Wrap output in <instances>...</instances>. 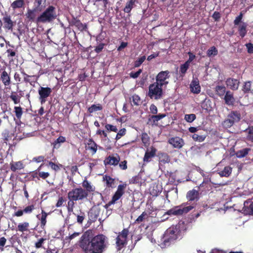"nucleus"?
<instances>
[{"label": "nucleus", "mask_w": 253, "mask_h": 253, "mask_svg": "<svg viewBox=\"0 0 253 253\" xmlns=\"http://www.w3.org/2000/svg\"><path fill=\"white\" fill-rule=\"evenodd\" d=\"M82 186L84 189L87 192V194H88L89 193L93 192L94 191V188L93 187L92 185H91L90 183L87 180H84L83 181L82 183Z\"/></svg>", "instance_id": "obj_30"}, {"label": "nucleus", "mask_w": 253, "mask_h": 253, "mask_svg": "<svg viewBox=\"0 0 253 253\" xmlns=\"http://www.w3.org/2000/svg\"><path fill=\"white\" fill-rule=\"evenodd\" d=\"M52 92V89L49 87L41 86L39 90V100L41 104H43L46 101V98L49 97Z\"/></svg>", "instance_id": "obj_12"}, {"label": "nucleus", "mask_w": 253, "mask_h": 253, "mask_svg": "<svg viewBox=\"0 0 253 253\" xmlns=\"http://www.w3.org/2000/svg\"><path fill=\"white\" fill-rule=\"evenodd\" d=\"M146 59V56L143 55L140 58H139L137 60H135L134 63V67H139L143 62Z\"/></svg>", "instance_id": "obj_50"}, {"label": "nucleus", "mask_w": 253, "mask_h": 253, "mask_svg": "<svg viewBox=\"0 0 253 253\" xmlns=\"http://www.w3.org/2000/svg\"><path fill=\"white\" fill-rule=\"evenodd\" d=\"M232 172V169L229 166L225 167L223 170L219 172L221 176L228 177Z\"/></svg>", "instance_id": "obj_40"}, {"label": "nucleus", "mask_w": 253, "mask_h": 253, "mask_svg": "<svg viewBox=\"0 0 253 253\" xmlns=\"http://www.w3.org/2000/svg\"><path fill=\"white\" fill-rule=\"evenodd\" d=\"M226 85L232 90H236L238 89L240 81L232 78H228L225 81Z\"/></svg>", "instance_id": "obj_15"}, {"label": "nucleus", "mask_w": 253, "mask_h": 253, "mask_svg": "<svg viewBox=\"0 0 253 253\" xmlns=\"http://www.w3.org/2000/svg\"><path fill=\"white\" fill-rule=\"evenodd\" d=\"M46 0H35L34 3L35 11H41L45 7Z\"/></svg>", "instance_id": "obj_27"}, {"label": "nucleus", "mask_w": 253, "mask_h": 253, "mask_svg": "<svg viewBox=\"0 0 253 253\" xmlns=\"http://www.w3.org/2000/svg\"><path fill=\"white\" fill-rule=\"evenodd\" d=\"M224 99L226 104L228 105H233L235 101L233 93L229 90L227 91L224 96Z\"/></svg>", "instance_id": "obj_23"}, {"label": "nucleus", "mask_w": 253, "mask_h": 253, "mask_svg": "<svg viewBox=\"0 0 253 253\" xmlns=\"http://www.w3.org/2000/svg\"><path fill=\"white\" fill-rule=\"evenodd\" d=\"M180 233V225H176L170 227L167 229L165 235L164 243L165 245L169 242H172L178 238Z\"/></svg>", "instance_id": "obj_6"}, {"label": "nucleus", "mask_w": 253, "mask_h": 253, "mask_svg": "<svg viewBox=\"0 0 253 253\" xmlns=\"http://www.w3.org/2000/svg\"><path fill=\"white\" fill-rule=\"evenodd\" d=\"M2 21L3 28L6 30L12 31L14 25V22L11 20L10 16L6 14L3 17Z\"/></svg>", "instance_id": "obj_16"}, {"label": "nucleus", "mask_w": 253, "mask_h": 253, "mask_svg": "<svg viewBox=\"0 0 253 253\" xmlns=\"http://www.w3.org/2000/svg\"><path fill=\"white\" fill-rule=\"evenodd\" d=\"M10 169L15 172L17 170H21L24 169V166L21 161L12 162L10 163Z\"/></svg>", "instance_id": "obj_22"}, {"label": "nucleus", "mask_w": 253, "mask_h": 253, "mask_svg": "<svg viewBox=\"0 0 253 253\" xmlns=\"http://www.w3.org/2000/svg\"><path fill=\"white\" fill-rule=\"evenodd\" d=\"M128 233L129 231L127 228H124L119 233L116 239V248L118 251L121 250L127 245Z\"/></svg>", "instance_id": "obj_8"}, {"label": "nucleus", "mask_w": 253, "mask_h": 253, "mask_svg": "<svg viewBox=\"0 0 253 253\" xmlns=\"http://www.w3.org/2000/svg\"><path fill=\"white\" fill-rule=\"evenodd\" d=\"M103 181L105 183L107 188H113L115 184V179L110 176L105 174L103 176Z\"/></svg>", "instance_id": "obj_21"}, {"label": "nucleus", "mask_w": 253, "mask_h": 253, "mask_svg": "<svg viewBox=\"0 0 253 253\" xmlns=\"http://www.w3.org/2000/svg\"><path fill=\"white\" fill-rule=\"evenodd\" d=\"M71 26H76L78 29L82 32L87 29V25L85 24H83L81 21L77 18L74 17L70 23Z\"/></svg>", "instance_id": "obj_18"}, {"label": "nucleus", "mask_w": 253, "mask_h": 253, "mask_svg": "<svg viewBox=\"0 0 253 253\" xmlns=\"http://www.w3.org/2000/svg\"><path fill=\"white\" fill-rule=\"evenodd\" d=\"M157 156L159 159L160 164H165L169 163L170 161V158L169 155L165 152H159Z\"/></svg>", "instance_id": "obj_20"}, {"label": "nucleus", "mask_w": 253, "mask_h": 253, "mask_svg": "<svg viewBox=\"0 0 253 253\" xmlns=\"http://www.w3.org/2000/svg\"><path fill=\"white\" fill-rule=\"evenodd\" d=\"M244 211L248 214L253 215V202L247 201L244 203Z\"/></svg>", "instance_id": "obj_28"}, {"label": "nucleus", "mask_w": 253, "mask_h": 253, "mask_svg": "<svg viewBox=\"0 0 253 253\" xmlns=\"http://www.w3.org/2000/svg\"><path fill=\"white\" fill-rule=\"evenodd\" d=\"M126 186V183H123L118 185L117 189L112 196L111 200L104 206L105 209H108L110 206L115 204L116 202L122 197L125 193V189Z\"/></svg>", "instance_id": "obj_9"}, {"label": "nucleus", "mask_w": 253, "mask_h": 253, "mask_svg": "<svg viewBox=\"0 0 253 253\" xmlns=\"http://www.w3.org/2000/svg\"><path fill=\"white\" fill-rule=\"evenodd\" d=\"M47 213L43 210L42 211V216L40 218L41 227L42 229H44L46 223V217Z\"/></svg>", "instance_id": "obj_39"}, {"label": "nucleus", "mask_w": 253, "mask_h": 253, "mask_svg": "<svg viewBox=\"0 0 253 253\" xmlns=\"http://www.w3.org/2000/svg\"><path fill=\"white\" fill-rule=\"evenodd\" d=\"M166 116V114H159L156 115H152L151 118L149 119V121L152 122V124H154Z\"/></svg>", "instance_id": "obj_32"}, {"label": "nucleus", "mask_w": 253, "mask_h": 253, "mask_svg": "<svg viewBox=\"0 0 253 253\" xmlns=\"http://www.w3.org/2000/svg\"><path fill=\"white\" fill-rule=\"evenodd\" d=\"M7 240L4 237L0 238V251L3 252L4 251V247L6 243Z\"/></svg>", "instance_id": "obj_58"}, {"label": "nucleus", "mask_w": 253, "mask_h": 253, "mask_svg": "<svg viewBox=\"0 0 253 253\" xmlns=\"http://www.w3.org/2000/svg\"><path fill=\"white\" fill-rule=\"evenodd\" d=\"M105 128L107 129V130L109 131H113L115 132H117L118 130L116 126L108 124H107L105 126Z\"/></svg>", "instance_id": "obj_54"}, {"label": "nucleus", "mask_w": 253, "mask_h": 253, "mask_svg": "<svg viewBox=\"0 0 253 253\" xmlns=\"http://www.w3.org/2000/svg\"><path fill=\"white\" fill-rule=\"evenodd\" d=\"M162 191V188H159L158 185L153 186V188L150 190V194L153 196H158Z\"/></svg>", "instance_id": "obj_44"}, {"label": "nucleus", "mask_w": 253, "mask_h": 253, "mask_svg": "<svg viewBox=\"0 0 253 253\" xmlns=\"http://www.w3.org/2000/svg\"><path fill=\"white\" fill-rule=\"evenodd\" d=\"M14 112L17 120L20 121L23 114L22 108L21 106H15L14 107Z\"/></svg>", "instance_id": "obj_37"}, {"label": "nucleus", "mask_w": 253, "mask_h": 253, "mask_svg": "<svg viewBox=\"0 0 253 253\" xmlns=\"http://www.w3.org/2000/svg\"><path fill=\"white\" fill-rule=\"evenodd\" d=\"M163 86H160L158 83H154L149 86L148 96L151 99L158 100L162 97Z\"/></svg>", "instance_id": "obj_7"}, {"label": "nucleus", "mask_w": 253, "mask_h": 253, "mask_svg": "<svg viewBox=\"0 0 253 253\" xmlns=\"http://www.w3.org/2000/svg\"><path fill=\"white\" fill-rule=\"evenodd\" d=\"M190 64L185 62L184 63L181 64L179 68L180 76L183 77L189 69Z\"/></svg>", "instance_id": "obj_31"}, {"label": "nucleus", "mask_w": 253, "mask_h": 253, "mask_svg": "<svg viewBox=\"0 0 253 253\" xmlns=\"http://www.w3.org/2000/svg\"><path fill=\"white\" fill-rule=\"evenodd\" d=\"M140 180V177L138 175H135L134 176H133L131 178V179H130L129 183H132V184H137L139 182Z\"/></svg>", "instance_id": "obj_64"}, {"label": "nucleus", "mask_w": 253, "mask_h": 253, "mask_svg": "<svg viewBox=\"0 0 253 253\" xmlns=\"http://www.w3.org/2000/svg\"><path fill=\"white\" fill-rule=\"evenodd\" d=\"M105 236L98 234L93 236L91 230L84 232L78 241V246L84 253H102L105 247Z\"/></svg>", "instance_id": "obj_1"}, {"label": "nucleus", "mask_w": 253, "mask_h": 253, "mask_svg": "<svg viewBox=\"0 0 253 253\" xmlns=\"http://www.w3.org/2000/svg\"><path fill=\"white\" fill-rule=\"evenodd\" d=\"M215 91L218 96L222 97L226 92V87L224 85H217L215 87Z\"/></svg>", "instance_id": "obj_33"}, {"label": "nucleus", "mask_w": 253, "mask_h": 253, "mask_svg": "<svg viewBox=\"0 0 253 253\" xmlns=\"http://www.w3.org/2000/svg\"><path fill=\"white\" fill-rule=\"evenodd\" d=\"M35 209V206L34 205H31L25 207L23 211L24 212L26 213H31Z\"/></svg>", "instance_id": "obj_61"}, {"label": "nucleus", "mask_w": 253, "mask_h": 253, "mask_svg": "<svg viewBox=\"0 0 253 253\" xmlns=\"http://www.w3.org/2000/svg\"><path fill=\"white\" fill-rule=\"evenodd\" d=\"M170 77V72L168 70L161 71L156 77V83H158L160 86H167L169 84V81H167Z\"/></svg>", "instance_id": "obj_10"}, {"label": "nucleus", "mask_w": 253, "mask_h": 253, "mask_svg": "<svg viewBox=\"0 0 253 253\" xmlns=\"http://www.w3.org/2000/svg\"><path fill=\"white\" fill-rule=\"evenodd\" d=\"M25 2L24 0H15L11 4V7L13 10L23 7Z\"/></svg>", "instance_id": "obj_34"}, {"label": "nucleus", "mask_w": 253, "mask_h": 253, "mask_svg": "<svg viewBox=\"0 0 253 253\" xmlns=\"http://www.w3.org/2000/svg\"><path fill=\"white\" fill-rule=\"evenodd\" d=\"M157 149L154 146H151L149 148H147L143 158V165H146L151 162L153 158L157 155Z\"/></svg>", "instance_id": "obj_11"}, {"label": "nucleus", "mask_w": 253, "mask_h": 253, "mask_svg": "<svg viewBox=\"0 0 253 253\" xmlns=\"http://www.w3.org/2000/svg\"><path fill=\"white\" fill-rule=\"evenodd\" d=\"M145 211H143L140 215H139L134 221L135 224H139L141 222L143 221L147 217Z\"/></svg>", "instance_id": "obj_48"}, {"label": "nucleus", "mask_w": 253, "mask_h": 253, "mask_svg": "<svg viewBox=\"0 0 253 253\" xmlns=\"http://www.w3.org/2000/svg\"><path fill=\"white\" fill-rule=\"evenodd\" d=\"M126 130L125 128H123L121 129L117 133L116 137L115 140L116 141L120 139L122 136H124L126 134Z\"/></svg>", "instance_id": "obj_51"}, {"label": "nucleus", "mask_w": 253, "mask_h": 253, "mask_svg": "<svg viewBox=\"0 0 253 253\" xmlns=\"http://www.w3.org/2000/svg\"><path fill=\"white\" fill-rule=\"evenodd\" d=\"M247 24L245 22H242V23L239 26L238 28V32L240 36L242 38H244L247 33Z\"/></svg>", "instance_id": "obj_29"}, {"label": "nucleus", "mask_w": 253, "mask_h": 253, "mask_svg": "<svg viewBox=\"0 0 253 253\" xmlns=\"http://www.w3.org/2000/svg\"><path fill=\"white\" fill-rule=\"evenodd\" d=\"M243 17V14L242 12H241L239 15L237 16L234 21V24L235 25H239V23L241 22L242 19Z\"/></svg>", "instance_id": "obj_60"}, {"label": "nucleus", "mask_w": 253, "mask_h": 253, "mask_svg": "<svg viewBox=\"0 0 253 253\" xmlns=\"http://www.w3.org/2000/svg\"><path fill=\"white\" fill-rule=\"evenodd\" d=\"M186 198L188 200L186 203L174 206L168 210L166 214L169 215L179 216L188 213L197 205V202L200 199L198 191L195 189L189 191L186 194Z\"/></svg>", "instance_id": "obj_2"}, {"label": "nucleus", "mask_w": 253, "mask_h": 253, "mask_svg": "<svg viewBox=\"0 0 253 253\" xmlns=\"http://www.w3.org/2000/svg\"><path fill=\"white\" fill-rule=\"evenodd\" d=\"M190 91L195 94H198L201 91V86L198 78H194L190 84Z\"/></svg>", "instance_id": "obj_17"}, {"label": "nucleus", "mask_w": 253, "mask_h": 253, "mask_svg": "<svg viewBox=\"0 0 253 253\" xmlns=\"http://www.w3.org/2000/svg\"><path fill=\"white\" fill-rule=\"evenodd\" d=\"M136 0H127L125 7L124 8V11L125 13L130 12L131 9L135 6Z\"/></svg>", "instance_id": "obj_24"}, {"label": "nucleus", "mask_w": 253, "mask_h": 253, "mask_svg": "<svg viewBox=\"0 0 253 253\" xmlns=\"http://www.w3.org/2000/svg\"><path fill=\"white\" fill-rule=\"evenodd\" d=\"M218 53V50L216 48L213 46L209 49L207 52V54L208 57H211V56H215Z\"/></svg>", "instance_id": "obj_45"}, {"label": "nucleus", "mask_w": 253, "mask_h": 253, "mask_svg": "<svg viewBox=\"0 0 253 253\" xmlns=\"http://www.w3.org/2000/svg\"><path fill=\"white\" fill-rule=\"evenodd\" d=\"M168 142L173 148L178 149H181L185 144L184 140L177 136L170 138Z\"/></svg>", "instance_id": "obj_13"}, {"label": "nucleus", "mask_w": 253, "mask_h": 253, "mask_svg": "<svg viewBox=\"0 0 253 253\" xmlns=\"http://www.w3.org/2000/svg\"><path fill=\"white\" fill-rule=\"evenodd\" d=\"M142 69H139L137 72H131L130 74H129V76L130 78H133V79H136L137 78H138L139 75H140V74L142 73Z\"/></svg>", "instance_id": "obj_59"}, {"label": "nucleus", "mask_w": 253, "mask_h": 253, "mask_svg": "<svg viewBox=\"0 0 253 253\" xmlns=\"http://www.w3.org/2000/svg\"><path fill=\"white\" fill-rule=\"evenodd\" d=\"M141 141L145 146L149 144L150 138L147 133H143L141 135Z\"/></svg>", "instance_id": "obj_46"}, {"label": "nucleus", "mask_w": 253, "mask_h": 253, "mask_svg": "<svg viewBox=\"0 0 253 253\" xmlns=\"http://www.w3.org/2000/svg\"><path fill=\"white\" fill-rule=\"evenodd\" d=\"M87 144V149L91 151L92 154H94L95 153H96L97 149V145L94 141V140L91 138H89L88 140Z\"/></svg>", "instance_id": "obj_26"}, {"label": "nucleus", "mask_w": 253, "mask_h": 253, "mask_svg": "<svg viewBox=\"0 0 253 253\" xmlns=\"http://www.w3.org/2000/svg\"><path fill=\"white\" fill-rule=\"evenodd\" d=\"M241 119V115L239 111H232L227 115V118L222 122V126L226 128L232 126L236 123Z\"/></svg>", "instance_id": "obj_5"}, {"label": "nucleus", "mask_w": 253, "mask_h": 253, "mask_svg": "<svg viewBox=\"0 0 253 253\" xmlns=\"http://www.w3.org/2000/svg\"><path fill=\"white\" fill-rule=\"evenodd\" d=\"M132 102L135 105H138L140 102V97L136 94H134L132 96Z\"/></svg>", "instance_id": "obj_63"}, {"label": "nucleus", "mask_w": 253, "mask_h": 253, "mask_svg": "<svg viewBox=\"0 0 253 253\" xmlns=\"http://www.w3.org/2000/svg\"><path fill=\"white\" fill-rule=\"evenodd\" d=\"M66 141V138L63 136H60L58 138H57L54 142L52 143L53 145V148H58L59 147L60 145H57L61 143H64Z\"/></svg>", "instance_id": "obj_41"}, {"label": "nucleus", "mask_w": 253, "mask_h": 253, "mask_svg": "<svg viewBox=\"0 0 253 253\" xmlns=\"http://www.w3.org/2000/svg\"><path fill=\"white\" fill-rule=\"evenodd\" d=\"M0 80L5 87L9 86L11 84V78L10 75L4 70L0 75Z\"/></svg>", "instance_id": "obj_19"}, {"label": "nucleus", "mask_w": 253, "mask_h": 253, "mask_svg": "<svg viewBox=\"0 0 253 253\" xmlns=\"http://www.w3.org/2000/svg\"><path fill=\"white\" fill-rule=\"evenodd\" d=\"M88 194L86 191L83 188L77 187L73 188L67 194V198L68 199L67 204V210L69 212H72L75 206V203L77 201H83L87 199Z\"/></svg>", "instance_id": "obj_3"}, {"label": "nucleus", "mask_w": 253, "mask_h": 253, "mask_svg": "<svg viewBox=\"0 0 253 253\" xmlns=\"http://www.w3.org/2000/svg\"><path fill=\"white\" fill-rule=\"evenodd\" d=\"M45 238H40L38 242L35 243V246L37 249H39L42 247V244L45 241Z\"/></svg>", "instance_id": "obj_62"}, {"label": "nucleus", "mask_w": 253, "mask_h": 253, "mask_svg": "<svg viewBox=\"0 0 253 253\" xmlns=\"http://www.w3.org/2000/svg\"><path fill=\"white\" fill-rule=\"evenodd\" d=\"M26 17L30 20L33 21L35 18L34 10L28 9L26 14Z\"/></svg>", "instance_id": "obj_49"}, {"label": "nucleus", "mask_w": 253, "mask_h": 253, "mask_svg": "<svg viewBox=\"0 0 253 253\" xmlns=\"http://www.w3.org/2000/svg\"><path fill=\"white\" fill-rule=\"evenodd\" d=\"M14 79L16 82L17 88H19V84L21 83V78L19 73L16 72L14 75Z\"/></svg>", "instance_id": "obj_57"}, {"label": "nucleus", "mask_w": 253, "mask_h": 253, "mask_svg": "<svg viewBox=\"0 0 253 253\" xmlns=\"http://www.w3.org/2000/svg\"><path fill=\"white\" fill-rule=\"evenodd\" d=\"M21 97V94H18L16 91H12L9 97L14 104H17L20 102Z\"/></svg>", "instance_id": "obj_25"}, {"label": "nucleus", "mask_w": 253, "mask_h": 253, "mask_svg": "<svg viewBox=\"0 0 253 253\" xmlns=\"http://www.w3.org/2000/svg\"><path fill=\"white\" fill-rule=\"evenodd\" d=\"M250 150L251 149L248 148L239 150L236 153V156L240 158H243L248 154Z\"/></svg>", "instance_id": "obj_38"}, {"label": "nucleus", "mask_w": 253, "mask_h": 253, "mask_svg": "<svg viewBox=\"0 0 253 253\" xmlns=\"http://www.w3.org/2000/svg\"><path fill=\"white\" fill-rule=\"evenodd\" d=\"M48 164L50 166L51 168L56 171L59 170L60 169V168L62 167V165L61 164L57 165L51 161L49 162Z\"/></svg>", "instance_id": "obj_53"}, {"label": "nucleus", "mask_w": 253, "mask_h": 253, "mask_svg": "<svg viewBox=\"0 0 253 253\" xmlns=\"http://www.w3.org/2000/svg\"><path fill=\"white\" fill-rule=\"evenodd\" d=\"M21 73L24 76V82L27 83H29L31 84H32V82H31V80L30 78H36V80L37 81L38 79V77H36V76H30L28 74H27L24 71L21 72Z\"/></svg>", "instance_id": "obj_42"}, {"label": "nucleus", "mask_w": 253, "mask_h": 253, "mask_svg": "<svg viewBox=\"0 0 253 253\" xmlns=\"http://www.w3.org/2000/svg\"><path fill=\"white\" fill-rule=\"evenodd\" d=\"M103 107L100 104H93L88 108L87 112L89 113H92L94 112L101 111Z\"/></svg>", "instance_id": "obj_35"}, {"label": "nucleus", "mask_w": 253, "mask_h": 253, "mask_svg": "<svg viewBox=\"0 0 253 253\" xmlns=\"http://www.w3.org/2000/svg\"><path fill=\"white\" fill-rule=\"evenodd\" d=\"M57 17L56 8L49 5L37 19V23H50Z\"/></svg>", "instance_id": "obj_4"}, {"label": "nucleus", "mask_w": 253, "mask_h": 253, "mask_svg": "<svg viewBox=\"0 0 253 253\" xmlns=\"http://www.w3.org/2000/svg\"><path fill=\"white\" fill-rule=\"evenodd\" d=\"M246 130L248 131L247 139L249 141L253 142V126H249Z\"/></svg>", "instance_id": "obj_47"}, {"label": "nucleus", "mask_w": 253, "mask_h": 253, "mask_svg": "<svg viewBox=\"0 0 253 253\" xmlns=\"http://www.w3.org/2000/svg\"><path fill=\"white\" fill-rule=\"evenodd\" d=\"M29 223L27 222H24L23 223H19L17 226V230L24 232L29 230Z\"/></svg>", "instance_id": "obj_36"}, {"label": "nucleus", "mask_w": 253, "mask_h": 253, "mask_svg": "<svg viewBox=\"0 0 253 253\" xmlns=\"http://www.w3.org/2000/svg\"><path fill=\"white\" fill-rule=\"evenodd\" d=\"M120 161V156L118 154L115 155H109L104 160V164L105 165L117 166Z\"/></svg>", "instance_id": "obj_14"}, {"label": "nucleus", "mask_w": 253, "mask_h": 253, "mask_svg": "<svg viewBox=\"0 0 253 253\" xmlns=\"http://www.w3.org/2000/svg\"><path fill=\"white\" fill-rule=\"evenodd\" d=\"M156 211L155 209L151 205H147V209L145 211L146 215L147 216H150L152 214V212Z\"/></svg>", "instance_id": "obj_56"}, {"label": "nucleus", "mask_w": 253, "mask_h": 253, "mask_svg": "<svg viewBox=\"0 0 253 253\" xmlns=\"http://www.w3.org/2000/svg\"><path fill=\"white\" fill-rule=\"evenodd\" d=\"M192 138L195 141L202 142L205 139L206 136L205 135H200L198 134L194 133L192 136Z\"/></svg>", "instance_id": "obj_55"}, {"label": "nucleus", "mask_w": 253, "mask_h": 253, "mask_svg": "<svg viewBox=\"0 0 253 253\" xmlns=\"http://www.w3.org/2000/svg\"><path fill=\"white\" fill-rule=\"evenodd\" d=\"M196 116L194 114H186L185 115V120L189 123L193 122L196 119Z\"/></svg>", "instance_id": "obj_52"}, {"label": "nucleus", "mask_w": 253, "mask_h": 253, "mask_svg": "<svg viewBox=\"0 0 253 253\" xmlns=\"http://www.w3.org/2000/svg\"><path fill=\"white\" fill-rule=\"evenodd\" d=\"M252 82H246L243 85L242 90L244 93H249L251 90Z\"/></svg>", "instance_id": "obj_43"}]
</instances>
